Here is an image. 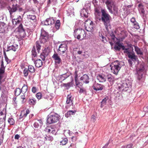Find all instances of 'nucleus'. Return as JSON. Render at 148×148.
Segmentation results:
<instances>
[{
    "label": "nucleus",
    "instance_id": "f257e3e1",
    "mask_svg": "<svg viewBox=\"0 0 148 148\" xmlns=\"http://www.w3.org/2000/svg\"><path fill=\"white\" fill-rule=\"evenodd\" d=\"M128 59L130 65L132 66L135 64H137L136 69L137 71V78L139 82H143L145 79V70L144 64L139 62L137 56H128Z\"/></svg>",
    "mask_w": 148,
    "mask_h": 148
},
{
    "label": "nucleus",
    "instance_id": "f03ea898",
    "mask_svg": "<svg viewBox=\"0 0 148 148\" xmlns=\"http://www.w3.org/2000/svg\"><path fill=\"white\" fill-rule=\"evenodd\" d=\"M48 40V36H40V41H36L35 43V46H34L32 48V56H37L39 54L41 47L40 42L44 44L47 42Z\"/></svg>",
    "mask_w": 148,
    "mask_h": 148
},
{
    "label": "nucleus",
    "instance_id": "7ed1b4c3",
    "mask_svg": "<svg viewBox=\"0 0 148 148\" xmlns=\"http://www.w3.org/2000/svg\"><path fill=\"white\" fill-rule=\"evenodd\" d=\"M101 17L99 20H101L105 26L106 29L108 30V28L110 27V19L111 17L106 10L101 9Z\"/></svg>",
    "mask_w": 148,
    "mask_h": 148
},
{
    "label": "nucleus",
    "instance_id": "20e7f679",
    "mask_svg": "<svg viewBox=\"0 0 148 148\" xmlns=\"http://www.w3.org/2000/svg\"><path fill=\"white\" fill-rule=\"evenodd\" d=\"M124 64V62L122 61H115L110 65L111 72L114 74H117L121 68Z\"/></svg>",
    "mask_w": 148,
    "mask_h": 148
},
{
    "label": "nucleus",
    "instance_id": "39448f33",
    "mask_svg": "<svg viewBox=\"0 0 148 148\" xmlns=\"http://www.w3.org/2000/svg\"><path fill=\"white\" fill-rule=\"evenodd\" d=\"M132 83L130 80L126 79L121 84L119 85V88L120 90L126 91L130 90L132 87Z\"/></svg>",
    "mask_w": 148,
    "mask_h": 148
},
{
    "label": "nucleus",
    "instance_id": "423d86ee",
    "mask_svg": "<svg viewBox=\"0 0 148 148\" xmlns=\"http://www.w3.org/2000/svg\"><path fill=\"white\" fill-rule=\"evenodd\" d=\"M73 36L75 38L82 40L86 37V33L84 30L81 28H77L74 30Z\"/></svg>",
    "mask_w": 148,
    "mask_h": 148
},
{
    "label": "nucleus",
    "instance_id": "0eeeda50",
    "mask_svg": "<svg viewBox=\"0 0 148 148\" xmlns=\"http://www.w3.org/2000/svg\"><path fill=\"white\" fill-rule=\"evenodd\" d=\"M59 115L57 114L52 113L48 115L47 121L49 124L56 122L59 120Z\"/></svg>",
    "mask_w": 148,
    "mask_h": 148
},
{
    "label": "nucleus",
    "instance_id": "6e6552de",
    "mask_svg": "<svg viewBox=\"0 0 148 148\" xmlns=\"http://www.w3.org/2000/svg\"><path fill=\"white\" fill-rule=\"evenodd\" d=\"M133 45L131 44L127 45V47L124 46L123 47V52L126 56H135L133 51Z\"/></svg>",
    "mask_w": 148,
    "mask_h": 148
},
{
    "label": "nucleus",
    "instance_id": "1a4fd4ad",
    "mask_svg": "<svg viewBox=\"0 0 148 148\" xmlns=\"http://www.w3.org/2000/svg\"><path fill=\"white\" fill-rule=\"evenodd\" d=\"M17 31L19 32L18 38L19 40H23L24 38L26 36V35L23 25L20 24L17 28Z\"/></svg>",
    "mask_w": 148,
    "mask_h": 148
},
{
    "label": "nucleus",
    "instance_id": "9d476101",
    "mask_svg": "<svg viewBox=\"0 0 148 148\" xmlns=\"http://www.w3.org/2000/svg\"><path fill=\"white\" fill-rule=\"evenodd\" d=\"M66 98L65 107L66 109H68L71 106H73V98L72 97V96L71 94L68 95Z\"/></svg>",
    "mask_w": 148,
    "mask_h": 148
},
{
    "label": "nucleus",
    "instance_id": "9b49d317",
    "mask_svg": "<svg viewBox=\"0 0 148 148\" xmlns=\"http://www.w3.org/2000/svg\"><path fill=\"white\" fill-rule=\"evenodd\" d=\"M6 116V113H3V112H0V128L4 127L5 124Z\"/></svg>",
    "mask_w": 148,
    "mask_h": 148
},
{
    "label": "nucleus",
    "instance_id": "f8f14e48",
    "mask_svg": "<svg viewBox=\"0 0 148 148\" xmlns=\"http://www.w3.org/2000/svg\"><path fill=\"white\" fill-rule=\"evenodd\" d=\"M85 27L86 30L88 32H92L93 31V22L92 21H86L85 23Z\"/></svg>",
    "mask_w": 148,
    "mask_h": 148
},
{
    "label": "nucleus",
    "instance_id": "ddd939ff",
    "mask_svg": "<svg viewBox=\"0 0 148 148\" xmlns=\"http://www.w3.org/2000/svg\"><path fill=\"white\" fill-rule=\"evenodd\" d=\"M5 67V66L4 65L3 60H2L1 61V64L0 67V82L3 77Z\"/></svg>",
    "mask_w": 148,
    "mask_h": 148
},
{
    "label": "nucleus",
    "instance_id": "4468645a",
    "mask_svg": "<svg viewBox=\"0 0 148 148\" xmlns=\"http://www.w3.org/2000/svg\"><path fill=\"white\" fill-rule=\"evenodd\" d=\"M104 87V86L101 84L97 83L95 82L94 83L92 88L94 90L96 91L101 90Z\"/></svg>",
    "mask_w": 148,
    "mask_h": 148
},
{
    "label": "nucleus",
    "instance_id": "2eb2a0df",
    "mask_svg": "<svg viewBox=\"0 0 148 148\" xmlns=\"http://www.w3.org/2000/svg\"><path fill=\"white\" fill-rule=\"evenodd\" d=\"M19 7V5L17 4L15 5L13 3L12 7H9L8 8L10 14L11 15L13 12H15Z\"/></svg>",
    "mask_w": 148,
    "mask_h": 148
},
{
    "label": "nucleus",
    "instance_id": "dca6fc26",
    "mask_svg": "<svg viewBox=\"0 0 148 148\" xmlns=\"http://www.w3.org/2000/svg\"><path fill=\"white\" fill-rule=\"evenodd\" d=\"M51 50L49 47L45 48L42 50V52L40 54V56H48L51 54Z\"/></svg>",
    "mask_w": 148,
    "mask_h": 148
},
{
    "label": "nucleus",
    "instance_id": "f3484780",
    "mask_svg": "<svg viewBox=\"0 0 148 148\" xmlns=\"http://www.w3.org/2000/svg\"><path fill=\"white\" fill-rule=\"evenodd\" d=\"M46 131L47 132L51 133L55 135L57 132V130L56 128L53 127V126H51L46 128Z\"/></svg>",
    "mask_w": 148,
    "mask_h": 148
},
{
    "label": "nucleus",
    "instance_id": "a211bd4d",
    "mask_svg": "<svg viewBox=\"0 0 148 148\" xmlns=\"http://www.w3.org/2000/svg\"><path fill=\"white\" fill-rule=\"evenodd\" d=\"M106 79L109 82L111 85L113 84L115 80L114 77L110 74H108L106 75Z\"/></svg>",
    "mask_w": 148,
    "mask_h": 148
},
{
    "label": "nucleus",
    "instance_id": "6ab92c4d",
    "mask_svg": "<svg viewBox=\"0 0 148 148\" xmlns=\"http://www.w3.org/2000/svg\"><path fill=\"white\" fill-rule=\"evenodd\" d=\"M55 20L53 17H50L47 18L44 22L45 25H48L54 24L55 23Z\"/></svg>",
    "mask_w": 148,
    "mask_h": 148
},
{
    "label": "nucleus",
    "instance_id": "aec40b11",
    "mask_svg": "<svg viewBox=\"0 0 148 148\" xmlns=\"http://www.w3.org/2000/svg\"><path fill=\"white\" fill-rule=\"evenodd\" d=\"M66 44H61L59 47L58 50V52L60 54L64 53L66 50Z\"/></svg>",
    "mask_w": 148,
    "mask_h": 148
},
{
    "label": "nucleus",
    "instance_id": "412c9836",
    "mask_svg": "<svg viewBox=\"0 0 148 148\" xmlns=\"http://www.w3.org/2000/svg\"><path fill=\"white\" fill-rule=\"evenodd\" d=\"M22 20V18L20 16H19L17 18L12 19V22L14 26H15L16 25L19 24Z\"/></svg>",
    "mask_w": 148,
    "mask_h": 148
},
{
    "label": "nucleus",
    "instance_id": "4be33fe9",
    "mask_svg": "<svg viewBox=\"0 0 148 148\" xmlns=\"http://www.w3.org/2000/svg\"><path fill=\"white\" fill-rule=\"evenodd\" d=\"M97 79L100 82H104L106 80V76L104 75L99 74L97 76Z\"/></svg>",
    "mask_w": 148,
    "mask_h": 148
},
{
    "label": "nucleus",
    "instance_id": "5701e85b",
    "mask_svg": "<svg viewBox=\"0 0 148 148\" xmlns=\"http://www.w3.org/2000/svg\"><path fill=\"white\" fill-rule=\"evenodd\" d=\"M42 139L43 140L42 142V144H44L46 141L48 140L52 141L53 140V138L51 136H47L46 135H45L42 137Z\"/></svg>",
    "mask_w": 148,
    "mask_h": 148
},
{
    "label": "nucleus",
    "instance_id": "b1692460",
    "mask_svg": "<svg viewBox=\"0 0 148 148\" xmlns=\"http://www.w3.org/2000/svg\"><path fill=\"white\" fill-rule=\"evenodd\" d=\"M80 79L83 82L86 84H88L89 82V77L87 75H84Z\"/></svg>",
    "mask_w": 148,
    "mask_h": 148
},
{
    "label": "nucleus",
    "instance_id": "393cba45",
    "mask_svg": "<svg viewBox=\"0 0 148 148\" xmlns=\"http://www.w3.org/2000/svg\"><path fill=\"white\" fill-rule=\"evenodd\" d=\"M123 45L122 43H120V42H117L114 45V48L116 51H119L121 48L123 49Z\"/></svg>",
    "mask_w": 148,
    "mask_h": 148
},
{
    "label": "nucleus",
    "instance_id": "a878e982",
    "mask_svg": "<svg viewBox=\"0 0 148 148\" xmlns=\"http://www.w3.org/2000/svg\"><path fill=\"white\" fill-rule=\"evenodd\" d=\"M88 10L85 9H83L80 11V14L82 17L87 18L88 17Z\"/></svg>",
    "mask_w": 148,
    "mask_h": 148
},
{
    "label": "nucleus",
    "instance_id": "bb28decb",
    "mask_svg": "<svg viewBox=\"0 0 148 148\" xmlns=\"http://www.w3.org/2000/svg\"><path fill=\"white\" fill-rule=\"evenodd\" d=\"M138 7L139 8V12H140L141 15L144 17L145 15V11L143 8V6L142 4L140 3L138 4Z\"/></svg>",
    "mask_w": 148,
    "mask_h": 148
},
{
    "label": "nucleus",
    "instance_id": "cd10ccee",
    "mask_svg": "<svg viewBox=\"0 0 148 148\" xmlns=\"http://www.w3.org/2000/svg\"><path fill=\"white\" fill-rule=\"evenodd\" d=\"M18 47V45L16 44L9 46L7 48V51H8L10 50H12L14 51H15L16 49H17Z\"/></svg>",
    "mask_w": 148,
    "mask_h": 148
},
{
    "label": "nucleus",
    "instance_id": "c85d7f7f",
    "mask_svg": "<svg viewBox=\"0 0 148 148\" xmlns=\"http://www.w3.org/2000/svg\"><path fill=\"white\" fill-rule=\"evenodd\" d=\"M34 64L38 68L41 67L42 65V62L40 59L36 60L35 61Z\"/></svg>",
    "mask_w": 148,
    "mask_h": 148
},
{
    "label": "nucleus",
    "instance_id": "c756f323",
    "mask_svg": "<svg viewBox=\"0 0 148 148\" xmlns=\"http://www.w3.org/2000/svg\"><path fill=\"white\" fill-rule=\"evenodd\" d=\"M42 125V121L41 120H37V122H35L34 124V126L36 128H38L40 125L41 126Z\"/></svg>",
    "mask_w": 148,
    "mask_h": 148
},
{
    "label": "nucleus",
    "instance_id": "7c9ffc66",
    "mask_svg": "<svg viewBox=\"0 0 148 148\" xmlns=\"http://www.w3.org/2000/svg\"><path fill=\"white\" fill-rule=\"evenodd\" d=\"M76 112L75 110H69L66 113L65 116L66 117H68L72 115H74Z\"/></svg>",
    "mask_w": 148,
    "mask_h": 148
},
{
    "label": "nucleus",
    "instance_id": "2f4dec72",
    "mask_svg": "<svg viewBox=\"0 0 148 148\" xmlns=\"http://www.w3.org/2000/svg\"><path fill=\"white\" fill-rule=\"evenodd\" d=\"M36 100L34 98H32L31 99H29L28 101V103L31 105H34L36 103Z\"/></svg>",
    "mask_w": 148,
    "mask_h": 148
},
{
    "label": "nucleus",
    "instance_id": "473e14b6",
    "mask_svg": "<svg viewBox=\"0 0 148 148\" xmlns=\"http://www.w3.org/2000/svg\"><path fill=\"white\" fill-rule=\"evenodd\" d=\"M73 80L72 79L71 82L63 84V86L68 88L72 86L73 84Z\"/></svg>",
    "mask_w": 148,
    "mask_h": 148
},
{
    "label": "nucleus",
    "instance_id": "72a5a7b5",
    "mask_svg": "<svg viewBox=\"0 0 148 148\" xmlns=\"http://www.w3.org/2000/svg\"><path fill=\"white\" fill-rule=\"evenodd\" d=\"M27 18L29 20H31L33 21L34 22L36 21V16L34 15H27Z\"/></svg>",
    "mask_w": 148,
    "mask_h": 148
},
{
    "label": "nucleus",
    "instance_id": "f704fd0d",
    "mask_svg": "<svg viewBox=\"0 0 148 148\" xmlns=\"http://www.w3.org/2000/svg\"><path fill=\"white\" fill-rule=\"evenodd\" d=\"M108 97L106 96V97L104 98L102 100V101L101 102V106L102 108L103 106L104 105H105L106 103V101L108 99Z\"/></svg>",
    "mask_w": 148,
    "mask_h": 148
},
{
    "label": "nucleus",
    "instance_id": "c9c22d12",
    "mask_svg": "<svg viewBox=\"0 0 148 148\" xmlns=\"http://www.w3.org/2000/svg\"><path fill=\"white\" fill-rule=\"evenodd\" d=\"M135 51L138 55H142L143 52L141 49L137 46H134Z\"/></svg>",
    "mask_w": 148,
    "mask_h": 148
},
{
    "label": "nucleus",
    "instance_id": "e433bc0d",
    "mask_svg": "<svg viewBox=\"0 0 148 148\" xmlns=\"http://www.w3.org/2000/svg\"><path fill=\"white\" fill-rule=\"evenodd\" d=\"M53 58L55 60L56 63L59 64L61 61V59L59 57V56H52Z\"/></svg>",
    "mask_w": 148,
    "mask_h": 148
},
{
    "label": "nucleus",
    "instance_id": "4c0bfd02",
    "mask_svg": "<svg viewBox=\"0 0 148 148\" xmlns=\"http://www.w3.org/2000/svg\"><path fill=\"white\" fill-rule=\"evenodd\" d=\"M21 112L24 117V118H25L27 116V114L29 113L30 111L28 109H27L26 111H25L24 110H22Z\"/></svg>",
    "mask_w": 148,
    "mask_h": 148
},
{
    "label": "nucleus",
    "instance_id": "58836bf2",
    "mask_svg": "<svg viewBox=\"0 0 148 148\" xmlns=\"http://www.w3.org/2000/svg\"><path fill=\"white\" fill-rule=\"evenodd\" d=\"M22 92L21 89L19 88H17L15 91V95L16 96H18Z\"/></svg>",
    "mask_w": 148,
    "mask_h": 148
},
{
    "label": "nucleus",
    "instance_id": "ea45409f",
    "mask_svg": "<svg viewBox=\"0 0 148 148\" xmlns=\"http://www.w3.org/2000/svg\"><path fill=\"white\" fill-rule=\"evenodd\" d=\"M28 70L31 73H34L35 71L34 67L31 65H29L28 66Z\"/></svg>",
    "mask_w": 148,
    "mask_h": 148
},
{
    "label": "nucleus",
    "instance_id": "a19ab883",
    "mask_svg": "<svg viewBox=\"0 0 148 148\" xmlns=\"http://www.w3.org/2000/svg\"><path fill=\"white\" fill-rule=\"evenodd\" d=\"M47 33L44 29H42L41 30V33L40 36H48Z\"/></svg>",
    "mask_w": 148,
    "mask_h": 148
},
{
    "label": "nucleus",
    "instance_id": "79ce46f5",
    "mask_svg": "<svg viewBox=\"0 0 148 148\" xmlns=\"http://www.w3.org/2000/svg\"><path fill=\"white\" fill-rule=\"evenodd\" d=\"M27 87L26 85L24 84L21 90L22 93H25L27 91Z\"/></svg>",
    "mask_w": 148,
    "mask_h": 148
},
{
    "label": "nucleus",
    "instance_id": "37998d69",
    "mask_svg": "<svg viewBox=\"0 0 148 148\" xmlns=\"http://www.w3.org/2000/svg\"><path fill=\"white\" fill-rule=\"evenodd\" d=\"M60 25V20H57L56 21L55 25V27L57 30L58 29H59Z\"/></svg>",
    "mask_w": 148,
    "mask_h": 148
},
{
    "label": "nucleus",
    "instance_id": "c03bdc74",
    "mask_svg": "<svg viewBox=\"0 0 148 148\" xmlns=\"http://www.w3.org/2000/svg\"><path fill=\"white\" fill-rule=\"evenodd\" d=\"M8 122L11 125H13L15 123L14 119L12 118H9Z\"/></svg>",
    "mask_w": 148,
    "mask_h": 148
},
{
    "label": "nucleus",
    "instance_id": "a18cd8bd",
    "mask_svg": "<svg viewBox=\"0 0 148 148\" xmlns=\"http://www.w3.org/2000/svg\"><path fill=\"white\" fill-rule=\"evenodd\" d=\"M95 13L96 15H97L99 16L101 15V10L100 11L98 8H96L95 9Z\"/></svg>",
    "mask_w": 148,
    "mask_h": 148
},
{
    "label": "nucleus",
    "instance_id": "49530a36",
    "mask_svg": "<svg viewBox=\"0 0 148 148\" xmlns=\"http://www.w3.org/2000/svg\"><path fill=\"white\" fill-rule=\"evenodd\" d=\"M4 31L3 23L0 22V33H3Z\"/></svg>",
    "mask_w": 148,
    "mask_h": 148
},
{
    "label": "nucleus",
    "instance_id": "de8ad7c7",
    "mask_svg": "<svg viewBox=\"0 0 148 148\" xmlns=\"http://www.w3.org/2000/svg\"><path fill=\"white\" fill-rule=\"evenodd\" d=\"M68 139L66 138H64L60 142V145H65L67 143Z\"/></svg>",
    "mask_w": 148,
    "mask_h": 148
},
{
    "label": "nucleus",
    "instance_id": "09e8293b",
    "mask_svg": "<svg viewBox=\"0 0 148 148\" xmlns=\"http://www.w3.org/2000/svg\"><path fill=\"white\" fill-rule=\"evenodd\" d=\"M133 144L130 143L127 145L122 146L121 148H133Z\"/></svg>",
    "mask_w": 148,
    "mask_h": 148
},
{
    "label": "nucleus",
    "instance_id": "8fccbe9b",
    "mask_svg": "<svg viewBox=\"0 0 148 148\" xmlns=\"http://www.w3.org/2000/svg\"><path fill=\"white\" fill-rule=\"evenodd\" d=\"M132 25H133V27L136 29H138L140 28V26L139 24L137 22H136V23H134V24H133Z\"/></svg>",
    "mask_w": 148,
    "mask_h": 148
},
{
    "label": "nucleus",
    "instance_id": "3c124183",
    "mask_svg": "<svg viewBox=\"0 0 148 148\" xmlns=\"http://www.w3.org/2000/svg\"><path fill=\"white\" fill-rule=\"evenodd\" d=\"M75 84L78 87L79 89L83 88L82 87V84H80L79 82H78L77 81L75 82Z\"/></svg>",
    "mask_w": 148,
    "mask_h": 148
},
{
    "label": "nucleus",
    "instance_id": "603ef678",
    "mask_svg": "<svg viewBox=\"0 0 148 148\" xmlns=\"http://www.w3.org/2000/svg\"><path fill=\"white\" fill-rule=\"evenodd\" d=\"M99 37L101 39H102V41L103 42H106V41H107L106 38L102 34L99 35Z\"/></svg>",
    "mask_w": 148,
    "mask_h": 148
},
{
    "label": "nucleus",
    "instance_id": "864d4df0",
    "mask_svg": "<svg viewBox=\"0 0 148 148\" xmlns=\"http://www.w3.org/2000/svg\"><path fill=\"white\" fill-rule=\"evenodd\" d=\"M79 89H80L79 91V93H86V90L83 87L82 88H80Z\"/></svg>",
    "mask_w": 148,
    "mask_h": 148
},
{
    "label": "nucleus",
    "instance_id": "5fc2aeb1",
    "mask_svg": "<svg viewBox=\"0 0 148 148\" xmlns=\"http://www.w3.org/2000/svg\"><path fill=\"white\" fill-rule=\"evenodd\" d=\"M28 70L27 69H25L24 70L23 73L25 76L26 77L28 75Z\"/></svg>",
    "mask_w": 148,
    "mask_h": 148
},
{
    "label": "nucleus",
    "instance_id": "6e6d98bb",
    "mask_svg": "<svg viewBox=\"0 0 148 148\" xmlns=\"http://www.w3.org/2000/svg\"><path fill=\"white\" fill-rule=\"evenodd\" d=\"M59 80L61 82L66 79V77H64L62 75L59 76Z\"/></svg>",
    "mask_w": 148,
    "mask_h": 148
},
{
    "label": "nucleus",
    "instance_id": "4d7b16f0",
    "mask_svg": "<svg viewBox=\"0 0 148 148\" xmlns=\"http://www.w3.org/2000/svg\"><path fill=\"white\" fill-rule=\"evenodd\" d=\"M77 71H75L74 73V78L75 79V82L77 81Z\"/></svg>",
    "mask_w": 148,
    "mask_h": 148
},
{
    "label": "nucleus",
    "instance_id": "13d9d810",
    "mask_svg": "<svg viewBox=\"0 0 148 148\" xmlns=\"http://www.w3.org/2000/svg\"><path fill=\"white\" fill-rule=\"evenodd\" d=\"M36 96L38 99H40L42 97V95L40 92H38L36 94Z\"/></svg>",
    "mask_w": 148,
    "mask_h": 148
},
{
    "label": "nucleus",
    "instance_id": "bf43d9fd",
    "mask_svg": "<svg viewBox=\"0 0 148 148\" xmlns=\"http://www.w3.org/2000/svg\"><path fill=\"white\" fill-rule=\"evenodd\" d=\"M130 21L132 23V25L136 23L137 22L136 21L135 18L134 17H132L131 18Z\"/></svg>",
    "mask_w": 148,
    "mask_h": 148
},
{
    "label": "nucleus",
    "instance_id": "052dcab7",
    "mask_svg": "<svg viewBox=\"0 0 148 148\" xmlns=\"http://www.w3.org/2000/svg\"><path fill=\"white\" fill-rule=\"evenodd\" d=\"M21 98L23 100L22 101V103H24L25 101L24 100L25 99V95H21Z\"/></svg>",
    "mask_w": 148,
    "mask_h": 148
},
{
    "label": "nucleus",
    "instance_id": "680f3d73",
    "mask_svg": "<svg viewBox=\"0 0 148 148\" xmlns=\"http://www.w3.org/2000/svg\"><path fill=\"white\" fill-rule=\"evenodd\" d=\"M91 121L93 122L95 121V116L94 115H92L91 116Z\"/></svg>",
    "mask_w": 148,
    "mask_h": 148
},
{
    "label": "nucleus",
    "instance_id": "e2e57ef3",
    "mask_svg": "<svg viewBox=\"0 0 148 148\" xmlns=\"http://www.w3.org/2000/svg\"><path fill=\"white\" fill-rule=\"evenodd\" d=\"M5 61L8 64L10 62V60L7 57V56H4Z\"/></svg>",
    "mask_w": 148,
    "mask_h": 148
},
{
    "label": "nucleus",
    "instance_id": "0e129e2a",
    "mask_svg": "<svg viewBox=\"0 0 148 148\" xmlns=\"http://www.w3.org/2000/svg\"><path fill=\"white\" fill-rule=\"evenodd\" d=\"M111 38L113 40H114L115 38L117 39L116 38L115 35L113 33L111 34Z\"/></svg>",
    "mask_w": 148,
    "mask_h": 148
},
{
    "label": "nucleus",
    "instance_id": "69168bd1",
    "mask_svg": "<svg viewBox=\"0 0 148 148\" xmlns=\"http://www.w3.org/2000/svg\"><path fill=\"white\" fill-rule=\"evenodd\" d=\"M69 148H75V145L73 143H71Z\"/></svg>",
    "mask_w": 148,
    "mask_h": 148
},
{
    "label": "nucleus",
    "instance_id": "338daca9",
    "mask_svg": "<svg viewBox=\"0 0 148 148\" xmlns=\"http://www.w3.org/2000/svg\"><path fill=\"white\" fill-rule=\"evenodd\" d=\"M36 89L34 87H32V91L33 93H35L36 92Z\"/></svg>",
    "mask_w": 148,
    "mask_h": 148
},
{
    "label": "nucleus",
    "instance_id": "774afa93",
    "mask_svg": "<svg viewBox=\"0 0 148 148\" xmlns=\"http://www.w3.org/2000/svg\"><path fill=\"white\" fill-rule=\"evenodd\" d=\"M20 136L18 134H16L14 137L15 139L16 140H18L20 138Z\"/></svg>",
    "mask_w": 148,
    "mask_h": 148
}]
</instances>
